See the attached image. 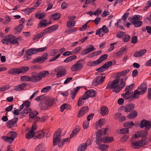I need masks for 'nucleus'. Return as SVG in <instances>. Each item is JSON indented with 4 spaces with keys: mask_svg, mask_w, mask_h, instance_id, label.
<instances>
[{
    "mask_svg": "<svg viewBox=\"0 0 151 151\" xmlns=\"http://www.w3.org/2000/svg\"><path fill=\"white\" fill-rule=\"evenodd\" d=\"M55 72H57L56 74V77L59 78L62 77L66 73V70L62 68V67L59 66L55 68L54 70Z\"/></svg>",
    "mask_w": 151,
    "mask_h": 151,
    "instance_id": "nucleus-12",
    "label": "nucleus"
},
{
    "mask_svg": "<svg viewBox=\"0 0 151 151\" xmlns=\"http://www.w3.org/2000/svg\"><path fill=\"white\" fill-rule=\"evenodd\" d=\"M88 108L87 106H83L78 111V117H81L83 116L88 111Z\"/></svg>",
    "mask_w": 151,
    "mask_h": 151,
    "instance_id": "nucleus-18",
    "label": "nucleus"
},
{
    "mask_svg": "<svg viewBox=\"0 0 151 151\" xmlns=\"http://www.w3.org/2000/svg\"><path fill=\"white\" fill-rule=\"evenodd\" d=\"M103 31L101 28H100L96 31V35H98L100 37L102 36L104 34L102 33Z\"/></svg>",
    "mask_w": 151,
    "mask_h": 151,
    "instance_id": "nucleus-58",
    "label": "nucleus"
},
{
    "mask_svg": "<svg viewBox=\"0 0 151 151\" xmlns=\"http://www.w3.org/2000/svg\"><path fill=\"white\" fill-rule=\"evenodd\" d=\"M45 14L46 13L45 12L40 13V12H38L36 13L35 17L37 19H41L45 17Z\"/></svg>",
    "mask_w": 151,
    "mask_h": 151,
    "instance_id": "nucleus-35",
    "label": "nucleus"
},
{
    "mask_svg": "<svg viewBox=\"0 0 151 151\" xmlns=\"http://www.w3.org/2000/svg\"><path fill=\"white\" fill-rule=\"evenodd\" d=\"M24 26L22 24H20L15 27L16 30L18 32H20L23 28Z\"/></svg>",
    "mask_w": 151,
    "mask_h": 151,
    "instance_id": "nucleus-50",
    "label": "nucleus"
},
{
    "mask_svg": "<svg viewBox=\"0 0 151 151\" xmlns=\"http://www.w3.org/2000/svg\"><path fill=\"white\" fill-rule=\"evenodd\" d=\"M60 110L61 112H63L65 109L68 110L71 108L70 105L66 103L63 104L60 107Z\"/></svg>",
    "mask_w": 151,
    "mask_h": 151,
    "instance_id": "nucleus-37",
    "label": "nucleus"
},
{
    "mask_svg": "<svg viewBox=\"0 0 151 151\" xmlns=\"http://www.w3.org/2000/svg\"><path fill=\"white\" fill-rule=\"evenodd\" d=\"M21 81H30V77L27 76H22L21 77Z\"/></svg>",
    "mask_w": 151,
    "mask_h": 151,
    "instance_id": "nucleus-48",
    "label": "nucleus"
},
{
    "mask_svg": "<svg viewBox=\"0 0 151 151\" xmlns=\"http://www.w3.org/2000/svg\"><path fill=\"white\" fill-rule=\"evenodd\" d=\"M125 35V32H120L116 35V37L118 38H122Z\"/></svg>",
    "mask_w": 151,
    "mask_h": 151,
    "instance_id": "nucleus-62",
    "label": "nucleus"
},
{
    "mask_svg": "<svg viewBox=\"0 0 151 151\" xmlns=\"http://www.w3.org/2000/svg\"><path fill=\"white\" fill-rule=\"evenodd\" d=\"M146 52L145 49L140 50L139 52H134L133 56L136 57H139L144 55Z\"/></svg>",
    "mask_w": 151,
    "mask_h": 151,
    "instance_id": "nucleus-27",
    "label": "nucleus"
},
{
    "mask_svg": "<svg viewBox=\"0 0 151 151\" xmlns=\"http://www.w3.org/2000/svg\"><path fill=\"white\" fill-rule=\"evenodd\" d=\"M77 31L76 28H72L70 29H67L65 32V33H68L69 34L73 32H75Z\"/></svg>",
    "mask_w": 151,
    "mask_h": 151,
    "instance_id": "nucleus-53",
    "label": "nucleus"
},
{
    "mask_svg": "<svg viewBox=\"0 0 151 151\" xmlns=\"http://www.w3.org/2000/svg\"><path fill=\"white\" fill-rule=\"evenodd\" d=\"M124 51L126 52L127 50L126 47H124L121 48V50L114 54V56L115 57H119L122 56Z\"/></svg>",
    "mask_w": 151,
    "mask_h": 151,
    "instance_id": "nucleus-25",
    "label": "nucleus"
},
{
    "mask_svg": "<svg viewBox=\"0 0 151 151\" xmlns=\"http://www.w3.org/2000/svg\"><path fill=\"white\" fill-rule=\"evenodd\" d=\"M100 113L103 116L107 115L108 113V108L105 106H102L101 109Z\"/></svg>",
    "mask_w": 151,
    "mask_h": 151,
    "instance_id": "nucleus-28",
    "label": "nucleus"
},
{
    "mask_svg": "<svg viewBox=\"0 0 151 151\" xmlns=\"http://www.w3.org/2000/svg\"><path fill=\"white\" fill-rule=\"evenodd\" d=\"M134 125V124L132 121H128L124 124V127L128 129L132 128Z\"/></svg>",
    "mask_w": 151,
    "mask_h": 151,
    "instance_id": "nucleus-40",
    "label": "nucleus"
},
{
    "mask_svg": "<svg viewBox=\"0 0 151 151\" xmlns=\"http://www.w3.org/2000/svg\"><path fill=\"white\" fill-rule=\"evenodd\" d=\"M125 93L122 94V96L125 99L128 100L130 101H133L134 99H137L136 96L135 97L134 96V91L133 94L132 93L133 92L132 91H129L128 90H125Z\"/></svg>",
    "mask_w": 151,
    "mask_h": 151,
    "instance_id": "nucleus-7",
    "label": "nucleus"
},
{
    "mask_svg": "<svg viewBox=\"0 0 151 151\" xmlns=\"http://www.w3.org/2000/svg\"><path fill=\"white\" fill-rule=\"evenodd\" d=\"M48 55L47 53H44L41 57H40L41 58L42 62L43 63L47 59Z\"/></svg>",
    "mask_w": 151,
    "mask_h": 151,
    "instance_id": "nucleus-64",
    "label": "nucleus"
},
{
    "mask_svg": "<svg viewBox=\"0 0 151 151\" xmlns=\"http://www.w3.org/2000/svg\"><path fill=\"white\" fill-rule=\"evenodd\" d=\"M26 138L28 139H30L32 137H34V132L30 131L26 135Z\"/></svg>",
    "mask_w": 151,
    "mask_h": 151,
    "instance_id": "nucleus-44",
    "label": "nucleus"
},
{
    "mask_svg": "<svg viewBox=\"0 0 151 151\" xmlns=\"http://www.w3.org/2000/svg\"><path fill=\"white\" fill-rule=\"evenodd\" d=\"M29 68L27 66H22L19 68V74L25 72L29 70Z\"/></svg>",
    "mask_w": 151,
    "mask_h": 151,
    "instance_id": "nucleus-43",
    "label": "nucleus"
},
{
    "mask_svg": "<svg viewBox=\"0 0 151 151\" xmlns=\"http://www.w3.org/2000/svg\"><path fill=\"white\" fill-rule=\"evenodd\" d=\"M147 86L144 83H142L140 86H139L137 90L134 91V96H136L137 99L138 98V96L140 95L144 94L146 91Z\"/></svg>",
    "mask_w": 151,
    "mask_h": 151,
    "instance_id": "nucleus-3",
    "label": "nucleus"
},
{
    "mask_svg": "<svg viewBox=\"0 0 151 151\" xmlns=\"http://www.w3.org/2000/svg\"><path fill=\"white\" fill-rule=\"evenodd\" d=\"M86 148V144L85 143H82L78 146V151H85V150Z\"/></svg>",
    "mask_w": 151,
    "mask_h": 151,
    "instance_id": "nucleus-42",
    "label": "nucleus"
},
{
    "mask_svg": "<svg viewBox=\"0 0 151 151\" xmlns=\"http://www.w3.org/2000/svg\"><path fill=\"white\" fill-rule=\"evenodd\" d=\"M47 22V19H42L41 22L39 23L38 26V28H40L43 27H45L44 24H45V23Z\"/></svg>",
    "mask_w": 151,
    "mask_h": 151,
    "instance_id": "nucleus-41",
    "label": "nucleus"
},
{
    "mask_svg": "<svg viewBox=\"0 0 151 151\" xmlns=\"http://www.w3.org/2000/svg\"><path fill=\"white\" fill-rule=\"evenodd\" d=\"M45 135V133L42 130L39 131L34 132V137L35 139H40L43 138Z\"/></svg>",
    "mask_w": 151,
    "mask_h": 151,
    "instance_id": "nucleus-21",
    "label": "nucleus"
},
{
    "mask_svg": "<svg viewBox=\"0 0 151 151\" xmlns=\"http://www.w3.org/2000/svg\"><path fill=\"white\" fill-rule=\"evenodd\" d=\"M89 121H86L83 122V127L84 129H87L89 126Z\"/></svg>",
    "mask_w": 151,
    "mask_h": 151,
    "instance_id": "nucleus-59",
    "label": "nucleus"
},
{
    "mask_svg": "<svg viewBox=\"0 0 151 151\" xmlns=\"http://www.w3.org/2000/svg\"><path fill=\"white\" fill-rule=\"evenodd\" d=\"M113 140V137H104L102 138L100 141L99 144L101 143H107L110 142Z\"/></svg>",
    "mask_w": 151,
    "mask_h": 151,
    "instance_id": "nucleus-22",
    "label": "nucleus"
},
{
    "mask_svg": "<svg viewBox=\"0 0 151 151\" xmlns=\"http://www.w3.org/2000/svg\"><path fill=\"white\" fill-rule=\"evenodd\" d=\"M38 74V75L40 77V79L41 80L42 78L45 77L49 74V72L47 71H43L39 72Z\"/></svg>",
    "mask_w": 151,
    "mask_h": 151,
    "instance_id": "nucleus-38",
    "label": "nucleus"
},
{
    "mask_svg": "<svg viewBox=\"0 0 151 151\" xmlns=\"http://www.w3.org/2000/svg\"><path fill=\"white\" fill-rule=\"evenodd\" d=\"M141 16L139 15H135L132 18L129 17V19H131L130 22L133 24L134 23H135L136 22L138 21L140 19V18Z\"/></svg>",
    "mask_w": 151,
    "mask_h": 151,
    "instance_id": "nucleus-29",
    "label": "nucleus"
},
{
    "mask_svg": "<svg viewBox=\"0 0 151 151\" xmlns=\"http://www.w3.org/2000/svg\"><path fill=\"white\" fill-rule=\"evenodd\" d=\"M147 130H142L138 131L137 132V134H138L139 136V137H146L147 134Z\"/></svg>",
    "mask_w": 151,
    "mask_h": 151,
    "instance_id": "nucleus-39",
    "label": "nucleus"
},
{
    "mask_svg": "<svg viewBox=\"0 0 151 151\" xmlns=\"http://www.w3.org/2000/svg\"><path fill=\"white\" fill-rule=\"evenodd\" d=\"M60 16L61 14L59 13H54L52 16V19L54 20L58 19L60 17Z\"/></svg>",
    "mask_w": 151,
    "mask_h": 151,
    "instance_id": "nucleus-49",
    "label": "nucleus"
},
{
    "mask_svg": "<svg viewBox=\"0 0 151 151\" xmlns=\"http://www.w3.org/2000/svg\"><path fill=\"white\" fill-rule=\"evenodd\" d=\"M51 89V86H46V87L43 88L41 90V92H42L46 93L50 91Z\"/></svg>",
    "mask_w": 151,
    "mask_h": 151,
    "instance_id": "nucleus-54",
    "label": "nucleus"
},
{
    "mask_svg": "<svg viewBox=\"0 0 151 151\" xmlns=\"http://www.w3.org/2000/svg\"><path fill=\"white\" fill-rule=\"evenodd\" d=\"M108 55L106 54L101 55L99 59L93 61H89L87 64L88 66L91 67L95 66L103 62L107 58Z\"/></svg>",
    "mask_w": 151,
    "mask_h": 151,
    "instance_id": "nucleus-4",
    "label": "nucleus"
},
{
    "mask_svg": "<svg viewBox=\"0 0 151 151\" xmlns=\"http://www.w3.org/2000/svg\"><path fill=\"white\" fill-rule=\"evenodd\" d=\"M140 127L141 128L145 127L146 130H148L151 128V122L143 119L141 122Z\"/></svg>",
    "mask_w": 151,
    "mask_h": 151,
    "instance_id": "nucleus-13",
    "label": "nucleus"
},
{
    "mask_svg": "<svg viewBox=\"0 0 151 151\" xmlns=\"http://www.w3.org/2000/svg\"><path fill=\"white\" fill-rule=\"evenodd\" d=\"M112 63L111 61H109L106 63L103 66L105 70L107 69L109 67L111 66L112 65Z\"/></svg>",
    "mask_w": 151,
    "mask_h": 151,
    "instance_id": "nucleus-46",
    "label": "nucleus"
},
{
    "mask_svg": "<svg viewBox=\"0 0 151 151\" xmlns=\"http://www.w3.org/2000/svg\"><path fill=\"white\" fill-rule=\"evenodd\" d=\"M96 92L93 89L88 90L85 93L81 96L82 99L85 100L88 99L89 97H94L96 96Z\"/></svg>",
    "mask_w": 151,
    "mask_h": 151,
    "instance_id": "nucleus-9",
    "label": "nucleus"
},
{
    "mask_svg": "<svg viewBox=\"0 0 151 151\" xmlns=\"http://www.w3.org/2000/svg\"><path fill=\"white\" fill-rule=\"evenodd\" d=\"M15 37L12 35L6 36L3 39H2L1 41L3 44H8V43H11L12 39H14Z\"/></svg>",
    "mask_w": 151,
    "mask_h": 151,
    "instance_id": "nucleus-20",
    "label": "nucleus"
},
{
    "mask_svg": "<svg viewBox=\"0 0 151 151\" xmlns=\"http://www.w3.org/2000/svg\"><path fill=\"white\" fill-rule=\"evenodd\" d=\"M151 142V139L147 140L146 139V138H144L143 139H142L141 141L139 140L136 141L134 142H132L131 144L132 146L134 149H136V146H140L142 145H146L148 144V142Z\"/></svg>",
    "mask_w": 151,
    "mask_h": 151,
    "instance_id": "nucleus-6",
    "label": "nucleus"
},
{
    "mask_svg": "<svg viewBox=\"0 0 151 151\" xmlns=\"http://www.w3.org/2000/svg\"><path fill=\"white\" fill-rule=\"evenodd\" d=\"M103 134L101 129H99L97 132L96 137V142L97 145H99V142L101 139V137Z\"/></svg>",
    "mask_w": 151,
    "mask_h": 151,
    "instance_id": "nucleus-24",
    "label": "nucleus"
},
{
    "mask_svg": "<svg viewBox=\"0 0 151 151\" xmlns=\"http://www.w3.org/2000/svg\"><path fill=\"white\" fill-rule=\"evenodd\" d=\"M119 78H117L115 79L114 80L109 82L107 85L106 89H113L112 91L115 92V91H113L114 90H116L118 89L119 85Z\"/></svg>",
    "mask_w": 151,
    "mask_h": 151,
    "instance_id": "nucleus-5",
    "label": "nucleus"
},
{
    "mask_svg": "<svg viewBox=\"0 0 151 151\" xmlns=\"http://www.w3.org/2000/svg\"><path fill=\"white\" fill-rule=\"evenodd\" d=\"M125 85V82L123 81H121L120 83L118 86L119 87H118V89H117L116 90H114L113 91H115V92L116 93H119L122 89L124 87Z\"/></svg>",
    "mask_w": 151,
    "mask_h": 151,
    "instance_id": "nucleus-36",
    "label": "nucleus"
},
{
    "mask_svg": "<svg viewBox=\"0 0 151 151\" xmlns=\"http://www.w3.org/2000/svg\"><path fill=\"white\" fill-rule=\"evenodd\" d=\"M105 77L102 76L96 77L93 81L92 85L94 86H96L101 84L104 82Z\"/></svg>",
    "mask_w": 151,
    "mask_h": 151,
    "instance_id": "nucleus-16",
    "label": "nucleus"
},
{
    "mask_svg": "<svg viewBox=\"0 0 151 151\" xmlns=\"http://www.w3.org/2000/svg\"><path fill=\"white\" fill-rule=\"evenodd\" d=\"M142 24V22L141 21H138L135 23H134V26L135 27H138L140 26Z\"/></svg>",
    "mask_w": 151,
    "mask_h": 151,
    "instance_id": "nucleus-61",
    "label": "nucleus"
},
{
    "mask_svg": "<svg viewBox=\"0 0 151 151\" xmlns=\"http://www.w3.org/2000/svg\"><path fill=\"white\" fill-rule=\"evenodd\" d=\"M42 63L41 60V58L40 57H38L36 58L32 62V63Z\"/></svg>",
    "mask_w": 151,
    "mask_h": 151,
    "instance_id": "nucleus-55",
    "label": "nucleus"
},
{
    "mask_svg": "<svg viewBox=\"0 0 151 151\" xmlns=\"http://www.w3.org/2000/svg\"><path fill=\"white\" fill-rule=\"evenodd\" d=\"M50 33L51 32L49 30V28H47L35 36L33 37V40L38 39L41 37H42L43 36L47 34H50Z\"/></svg>",
    "mask_w": 151,
    "mask_h": 151,
    "instance_id": "nucleus-15",
    "label": "nucleus"
},
{
    "mask_svg": "<svg viewBox=\"0 0 151 151\" xmlns=\"http://www.w3.org/2000/svg\"><path fill=\"white\" fill-rule=\"evenodd\" d=\"M30 102L29 101H26L24 104H23L24 106L26 107H25L22 111L21 114L22 116H24V114H28L29 113V118L37 120L40 119V118L37 116L38 114V111H32V110L29 107Z\"/></svg>",
    "mask_w": 151,
    "mask_h": 151,
    "instance_id": "nucleus-1",
    "label": "nucleus"
},
{
    "mask_svg": "<svg viewBox=\"0 0 151 151\" xmlns=\"http://www.w3.org/2000/svg\"><path fill=\"white\" fill-rule=\"evenodd\" d=\"M83 60H79L77 61L76 63L72 66L71 69L73 71H76L81 70L83 66V64L80 63Z\"/></svg>",
    "mask_w": 151,
    "mask_h": 151,
    "instance_id": "nucleus-14",
    "label": "nucleus"
},
{
    "mask_svg": "<svg viewBox=\"0 0 151 151\" xmlns=\"http://www.w3.org/2000/svg\"><path fill=\"white\" fill-rule=\"evenodd\" d=\"M41 80L40 77L37 72L32 73V76L30 77V82L36 83Z\"/></svg>",
    "mask_w": 151,
    "mask_h": 151,
    "instance_id": "nucleus-19",
    "label": "nucleus"
},
{
    "mask_svg": "<svg viewBox=\"0 0 151 151\" xmlns=\"http://www.w3.org/2000/svg\"><path fill=\"white\" fill-rule=\"evenodd\" d=\"M137 114V112L134 110H132L130 113L127 116V118L130 119L134 118Z\"/></svg>",
    "mask_w": 151,
    "mask_h": 151,
    "instance_id": "nucleus-31",
    "label": "nucleus"
},
{
    "mask_svg": "<svg viewBox=\"0 0 151 151\" xmlns=\"http://www.w3.org/2000/svg\"><path fill=\"white\" fill-rule=\"evenodd\" d=\"M76 23V22H73L71 21H68L67 23V26L69 27H73L74 25H75Z\"/></svg>",
    "mask_w": 151,
    "mask_h": 151,
    "instance_id": "nucleus-57",
    "label": "nucleus"
},
{
    "mask_svg": "<svg viewBox=\"0 0 151 151\" xmlns=\"http://www.w3.org/2000/svg\"><path fill=\"white\" fill-rule=\"evenodd\" d=\"M109 147V145H106L101 144L98 146V148L103 150L108 148Z\"/></svg>",
    "mask_w": 151,
    "mask_h": 151,
    "instance_id": "nucleus-51",
    "label": "nucleus"
},
{
    "mask_svg": "<svg viewBox=\"0 0 151 151\" xmlns=\"http://www.w3.org/2000/svg\"><path fill=\"white\" fill-rule=\"evenodd\" d=\"M76 58L77 57L76 55H72L68 57L64 60V62L65 63L70 62L73 60L76 59Z\"/></svg>",
    "mask_w": 151,
    "mask_h": 151,
    "instance_id": "nucleus-45",
    "label": "nucleus"
},
{
    "mask_svg": "<svg viewBox=\"0 0 151 151\" xmlns=\"http://www.w3.org/2000/svg\"><path fill=\"white\" fill-rule=\"evenodd\" d=\"M134 83L132 84L129 86H127L125 87V90H128L129 91H132V89L134 86Z\"/></svg>",
    "mask_w": 151,
    "mask_h": 151,
    "instance_id": "nucleus-60",
    "label": "nucleus"
},
{
    "mask_svg": "<svg viewBox=\"0 0 151 151\" xmlns=\"http://www.w3.org/2000/svg\"><path fill=\"white\" fill-rule=\"evenodd\" d=\"M26 84L23 83L14 87V90L17 91H21L23 90L26 86Z\"/></svg>",
    "mask_w": 151,
    "mask_h": 151,
    "instance_id": "nucleus-26",
    "label": "nucleus"
},
{
    "mask_svg": "<svg viewBox=\"0 0 151 151\" xmlns=\"http://www.w3.org/2000/svg\"><path fill=\"white\" fill-rule=\"evenodd\" d=\"M70 138H66L62 139L60 142H59L58 144V146L59 147H61L65 143H67L68 142H69Z\"/></svg>",
    "mask_w": 151,
    "mask_h": 151,
    "instance_id": "nucleus-33",
    "label": "nucleus"
},
{
    "mask_svg": "<svg viewBox=\"0 0 151 151\" xmlns=\"http://www.w3.org/2000/svg\"><path fill=\"white\" fill-rule=\"evenodd\" d=\"M8 73L13 75H15L19 74V68H15L12 69L8 71Z\"/></svg>",
    "mask_w": 151,
    "mask_h": 151,
    "instance_id": "nucleus-32",
    "label": "nucleus"
},
{
    "mask_svg": "<svg viewBox=\"0 0 151 151\" xmlns=\"http://www.w3.org/2000/svg\"><path fill=\"white\" fill-rule=\"evenodd\" d=\"M45 147L43 144L37 145L35 148V151H43L45 150Z\"/></svg>",
    "mask_w": 151,
    "mask_h": 151,
    "instance_id": "nucleus-34",
    "label": "nucleus"
},
{
    "mask_svg": "<svg viewBox=\"0 0 151 151\" xmlns=\"http://www.w3.org/2000/svg\"><path fill=\"white\" fill-rule=\"evenodd\" d=\"M47 49L46 47L39 48H32L29 49L27 52V54L29 55H32L35 54L38 52H43Z\"/></svg>",
    "mask_w": 151,
    "mask_h": 151,
    "instance_id": "nucleus-10",
    "label": "nucleus"
},
{
    "mask_svg": "<svg viewBox=\"0 0 151 151\" xmlns=\"http://www.w3.org/2000/svg\"><path fill=\"white\" fill-rule=\"evenodd\" d=\"M62 131L61 128L58 129L55 132L53 136V144L56 145L58 144V142L59 143L60 142V134Z\"/></svg>",
    "mask_w": 151,
    "mask_h": 151,
    "instance_id": "nucleus-8",
    "label": "nucleus"
},
{
    "mask_svg": "<svg viewBox=\"0 0 151 151\" xmlns=\"http://www.w3.org/2000/svg\"><path fill=\"white\" fill-rule=\"evenodd\" d=\"M54 104V101L52 99H48L47 100L46 104L47 106H51Z\"/></svg>",
    "mask_w": 151,
    "mask_h": 151,
    "instance_id": "nucleus-47",
    "label": "nucleus"
},
{
    "mask_svg": "<svg viewBox=\"0 0 151 151\" xmlns=\"http://www.w3.org/2000/svg\"><path fill=\"white\" fill-rule=\"evenodd\" d=\"M80 129V128L78 127H76L73 131L72 133L70 134V138H72L74 137L78 133Z\"/></svg>",
    "mask_w": 151,
    "mask_h": 151,
    "instance_id": "nucleus-30",
    "label": "nucleus"
},
{
    "mask_svg": "<svg viewBox=\"0 0 151 151\" xmlns=\"http://www.w3.org/2000/svg\"><path fill=\"white\" fill-rule=\"evenodd\" d=\"M95 50L96 49L94 48L92 45H89L87 47V48L86 49L81 52V54L83 56Z\"/></svg>",
    "mask_w": 151,
    "mask_h": 151,
    "instance_id": "nucleus-17",
    "label": "nucleus"
},
{
    "mask_svg": "<svg viewBox=\"0 0 151 151\" xmlns=\"http://www.w3.org/2000/svg\"><path fill=\"white\" fill-rule=\"evenodd\" d=\"M17 134L15 132H10L8 133L6 136H3L1 138L6 142L11 144L17 137Z\"/></svg>",
    "mask_w": 151,
    "mask_h": 151,
    "instance_id": "nucleus-2",
    "label": "nucleus"
},
{
    "mask_svg": "<svg viewBox=\"0 0 151 151\" xmlns=\"http://www.w3.org/2000/svg\"><path fill=\"white\" fill-rule=\"evenodd\" d=\"M82 49V47L81 46H79L76 47L75 49L73 50L72 52L76 54L79 52Z\"/></svg>",
    "mask_w": 151,
    "mask_h": 151,
    "instance_id": "nucleus-63",
    "label": "nucleus"
},
{
    "mask_svg": "<svg viewBox=\"0 0 151 151\" xmlns=\"http://www.w3.org/2000/svg\"><path fill=\"white\" fill-rule=\"evenodd\" d=\"M135 107V105L132 103H131L126 104L124 107V111L128 113L134 109Z\"/></svg>",
    "mask_w": 151,
    "mask_h": 151,
    "instance_id": "nucleus-23",
    "label": "nucleus"
},
{
    "mask_svg": "<svg viewBox=\"0 0 151 151\" xmlns=\"http://www.w3.org/2000/svg\"><path fill=\"white\" fill-rule=\"evenodd\" d=\"M58 27V25L56 24L48 28H49L51 33L57 29Z\"/></svg>",
    "mask_w": 151,
    "mask_h": 151,
    "instance_id": "nucleus-52",
    "label": "nucleus"
},
{
    "mask_svg": "<svg viewBox=\"0 0 151 151\" xmlns=\"http://www.w3.org/2000/svg\"><path fill=\"white\" fill-rule=\"evenodd\" d=\"M120 132L122 134H127L129 133V129L128 128H122L120 129Z\"/></svg>",
    "mask_w": 151,
    "mask_h": 151,
    "instance_id": "nucleus-56",
    "label": "nucleus"
},
{
    "mask_svg": "<svg viewBox=\"0 0 151 151\" xmlns=\"http://www.w3.org/2000/svg\"><path fill=\"white\" fill-rule=\"evenodd\" d=\"M18 120V118L16 117L8 120L6 123L7 127L8 128H11L17 127V122Z\"/></svg>",
    "mask_w": 151,
    "mask_h": 151,
    "instance_id": "nucleus-11",
    "label": "nucleus"
}]
</instances>
